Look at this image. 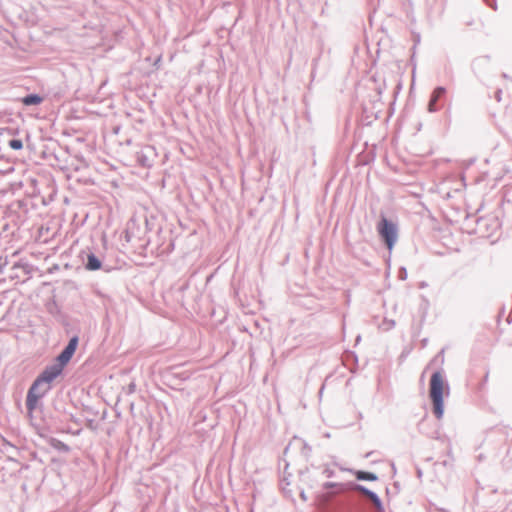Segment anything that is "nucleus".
Instances as JSON below:
<instances>
[{
  "label": "nucleus",
  "instance_id": "obj_1",
  "mask_svg": "<svg viewBox=\"0 0 512 512\" xmlns=\"http://www.w3.org/2000/svg\"><path fill=\"white\" fill-rule=\"evenodd\" d=\"M450 393L449 386L441 372L432 374L429 383V397L433 405V413L441 419L444 414V397Z\"/></svg>",
  "mask_w": 512,
  "mask_h": 512
},
{
  "label": "nucleus",
  "instance_id": "obj_2",
  "mask_svg": "<svg viewBox=\"0 0 512 512\" xmlns=\"http://www.w3.org/2000/svg\"><path fill=\"white\" fill-rule=\"evenodd\" d=\"M377 229L380 236L385 241L387 248L392 250L397 239V230L395 224L389 222L386 218L383 217L379 222Z\"/></svg>",
  "mask_w": 512,
  "mask_h": 512
},
{
  "label": "nucleus",
  "instance_id": "obj_3",
  "mask_svg": "<svg viewBox=\"0 0 512 512\" xmlns=\"http://www.w3.org/2000/svg\"><path fill=\"white\" fill-rule=\"evenodd\" d=\"M324 489L327 491L318 495L320 503L328 502L333 496L344 493L348 488L342 483L328 482L324 484Z\"/></svg>",
  "mask_w": 512,
  "mask_h": 512
},
{
  "label": "nucleus",
  "instance_id": "obj_4",
  "mask_svg": "<svg viewBox=\"0 0 512 512\" xmlns=\"http://www.w3.org/2000/svg\"><path fill=\"white\" fill-rule=\"evenodd\" d=\"M78 344V339L76 337L72 338L66 348L62 351V353L58 356V362L61 366H65L73 356Z\"/></svg>",
  "mask_w": 512,
  "mask_h": 512
},
{
  "label": "nucleus",
  "instance_id": "obj_5",
  "mask_svg": "<svg viewBox=\"0 0 512 512\" xmlns=\"http://www.w3.org/2000/svg\"><path fill=\"white\" fill-rule=\"evenodd\" d=\"M64 366H61V364L59 363L58 365H55V366H52L48 369H46L42 375L35 381V382H39V385L42 383V382H46V383H50L51 381H53L58 375H60V373L62 372V369H63Z\"/></svg>",
  "mask_w": 512,
  "mask_h": 512
},
{
  "label": "nucleus",
  "instance_id": "obj_6",
  "mask_svg": "<svg viewBox=\"0 0 512 512\" xmlns=\"http://www.w3.org/2000/svg\"><path fill=\"white\" fill-rule=\"evenodd\" d=\"M38 386H39V382H35L27 394L26 406L30 412L35 409L38 399L40 398V395L36 394V389Z\"/></svg>",
  "mask_w": 512,
  "mask_h": 512
},
{
  "label": "nucleus",
  "instance_id": "obj_7",
  "mask_svg": "<svg viewBox=\"0 0 512 512\" xmlns=\"http://www.w3.org/2000/svg\"><path fill=\"white\" fill-rule=\"evenodd\" d=\"M356 489L358 491H360L362 494H364L365 496H367L373 502L374 506L376 507V509L378 511L382 510L381 501L375 493H373L372 491L368 490L367 488H365L363 486H357Z\"/></svg>",
  "mask_w": 512,
  "mask_h": 512
},
{
  "label": "nucleus",
  "instance_id": "obj_8",
  "mask_svg": "<svg viewBox=\"0 0 512 512\" xmlns=\"http://www.w3.org/2000/svg\"><path fill=\"white\" fill-rule=\"evenodd\" d=\"M86 268L88 270H98L101 268V262L94 254H90L87 258Z\"/></svg>",
  "mask_w": 512,
  "mask_h": 512
},
{
  "label": "nucleus",
  "instance_id": "obj_9",
  "mask_svg": "<svg viewBox=\"0 0 512 512\" xmlns=\"http://www.w3.org/2000/svg\"><path fill=\"white\" fill-rule=\"evenodd\" d=\"M355 476L358 480H366V481H375L377 480V476L370 472L365 471H357Z\"/></svg>",
  "mask_w": 512,
  "mask_h": 512
},
{
  "label": "nucleus",
  "instance_id": "obj_10",
  "mask_svg": "<svg viewBox=\"0 0 512 512\" xmlns=\"http://www.w3.org/2000/svg\"><path fill=\"white\" fill-rule=\"evenodd\" d=\"M24 105H37L42 102V98L38 95H28L22 99Z\"/></svg>",
  "mask_w": 512,
  "mask_h": 512
},
{
  "label": "nucleus",
  "instance_id": "obj_11",
  "mask_svg": "<svg viewBox=\"0 0 512 512\" xmlns=\"http://www.w3.org/2000/svg\"><path fill=\"white\" fill-rule=\"evenodd\" d=\"M444 93V89L441 87H438L434 90L432 98L429 102V110L433 111V106L436 103V101L439 99V97Z\"/></svg>",
  "mask_w": 512,
  "mask_h": 512
},
{
  "label": "nucleus",
  "instance_id": "obj_12",
  "mask_svg": "<svg viewBox=\"0 0 512 512\" xmlns=\"http://www.w3.org/2000/svg\"><path fill=\"white\" fill-rule=\"evenodd\" d=\"M9 146L14 150H20L23 147V143L19 139H12L9 141Z\"/></svg>",
  "mask_w": 512,
  "mask_h": 512
},
{
  "label": "nucleus",
  "instance_id": "obj_13",
  "mask_svg": "<svg viewBox=\"0 0 512 512\" xmlns=\"http://www.w3.org/2000/svg\"><path fill=\"white\" fill-rule=\"evenodd\" d=\"M301 497H302L303 500H306V497L304 496L303 493L301 494Z\"/></svg>",
  "mask_w": 512,
  "mask_h": 512
}]
</instances>
